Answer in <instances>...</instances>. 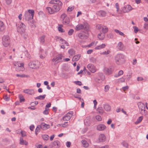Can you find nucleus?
Masks as SVG:
<instances>
[{"mask_svg":"<svg viewBox=\"0 0 148 148\" xmlns=\"http://www.w3.org/2000/svg\"><path fill=\"white\" fill-rule=\"evenodd\" d=\"M99 141L100 142H103L106 139V136L103 134H100L99 136Z\"/></svg>","mask_w":148,"mask_h":148,"instance_id":"nucleus-13","label":"nucleus"},{"mask_svg":"<svg viewBox=\"0 0 148 148\" xmlns=\"http://www.w3.org/2000/svg\"><path fill=\"white\" fill-rule=\"evenodd\" d=\"M4 99L6 101H8L9 100H10V98L9 97H7V95H5L4 97Z\"/></svg>","mask_w":148,"mask_h":148,"instance_id":"nucleus-56","label":"nucleus"},{"mask_svg":"<svg viewBox=\"0 0 148 148\" xmlns=\"http://www.w3.org/2000/svg\"><path fill=\"white\" fill-rule=\"evenodd\" d=\"M97 14L100 17H104L106 15V13L104 11L100 10L97 12Z\"/></svg>","mask_w":148,"mask_h":148,"instance_id":"nucleus-17","label":"nucleus"},{"mask_svg":"<svg viewBox=\"0 0 148 148\" xmlns=\"http://www.w3.org/2000/svg\"><path fill=\"white\" fill-rule=\"evenodd\" d=\"M28 13H29L30 14H31V15L32 16V19H33V17L34 14V11L32 10H28Z\"/></svg>","mask_w":148,"mask_h":148,"instance_id":"nucleus-34","label":"nucleus"},{"mask_svg":"<svg viewBox=\"0 0 148 148\" xmlns=\"http://www.w3.org/2000/svg\"><path fill=\"white\" fill-rule=\"evenodd\" d=\"M14 65L16 66H18V67L19 68V70L21 71H23L25 69V68L23 67L24 64L23 63H20L17 62H15L14 64Z\"/></svg>","mask_w":148,"mask_h":148,"instance_id":"nucleus-11","label":"nucleus"},{"mask_svg":"<svg viewBox=\"0 0 148 148\" xmlns=\"http://www.w3.org/2000/svg\"><path fill=\"white\" fill-rule=\"evenodd\" d=\"M96 28L98 30L100 29L101 28V24H98L96 26Z\"/></svg>","mask_w":148,"mask_h":148,"instance_id":"nucleus-62","label":"nucleus"},{"mask_svg":"<svg viewBox=\"0 0 148 148\" xmlns=\"http://www.w3.org/2000/svg\"><path fill=\"white\" fill-rule=\"evenodd\" d=\"M108 29L107 27L106 26H104L102 27V32L104 34H105L108 32Z\"/></svg>","mask_w":148,"mask_h":148,"instance_id":"nucleus-30","label":"nucleus"},{"mask_svg":"<svg viewBox=\"0 0 148 148\" xmlns=\"http://www.w3.org/2000/svg\"><path fill=\"white\" fill-rule=\"evenodd\" d=\"M106 128V126L102 124H100L98 125L97 127V130L99 131H103Z\"/></svg>","mask_w":148,"mask_h":148,"instance_id":"nucleus-15","label":"nucleus"},{"mask_svg":"<svg viewBox=\"0 0 148 148\" xmlns=\"http://www.w3.org/2000/svg\"><path fill=\"white\" fill-rule=\"evenodd\" d=\"M106 45L105 44H102L100 45L97 46L95 48L96 49H101L105 47Z\"/></svg>","mask_w":148,"mask_h":148,"instance_id":"nucleus-32","label":"nucleus"},{"mask_svg":"<svg viewBox=\"0 0 148 148\" xmlns=\"http://www.w3.org/2000/svg\"><path fill=\"white\" fill-rule=\"evenodd\" d=\"M90 60L91 62H96V59L93 57L91 58L90 59Z\"/></svg>","mask_w":148,"mask_h":148,"instance_id":"nucleus-55","label":"nucleus"},{"mask_svg":"<svg viewBox=\"0 0 148 148\" xmlns=\"http://www.w3.org/2000/svg\"><path fill=\"white\" fill-rule=\"evenodd\" d=\"M42 138L45 140H47L49 139V136L47 135H43L42 136Z\"/></svg>","mask_w":148,"mask_h":148,"instance_id":"nucleus-42","label":"nucleus"},{"mask_svg":"<svg viewBox=\"0 0 148 148\" xmlns=\"http://www.w3.org/2000/svg\"><path fill=\"white\" fill-rule=\"evenodd\" d=\"M74 6H73L72 7H69L68 8L67 11H71L74 9Z\"/></svg>","mask_w":148,"mask_h":148,"instance_id":"nucleus-50","label":"nucleus"},{"mask_svg":"<svg viewBox=\"0 0 148 148\" xmlns=\"http://www.w3.org/2000/svg\"><path fill=\"white\" fill-rule=\"evenodd\" d=\"M78 37L81 39H87L89 36V34L88 32L84 33L83 32L82 33H79L78 35Z\"/></svg>","mask_w":148,"mask_h":148,"instance_id":"nucleus-7","label":"nucleus"},{"mask_svg":"<svg viewBox=\"0 0 148 148\" xmlns=\"http://www.w3.org/2000/svg\"><path fill=\"white\" fill-rule=\"evenodd\" d=\"M29 128L30 130L31 131H33L34 128V125H32L29 126Z\"/></svg>","mask_w":148,"mask_h":148,"instance_id":"nucleus-63","label":"nucleus"},{"mask_svg":"<svg viewBox=\"0 0 148 148\" xmlns=\"http://www.w3.org/2000/svg\"><path fill=\"white\" fill-rule=\"evenodd\" d=\"M123 72L122 70H120L119 71L118 74H116L114 75V77H118L122 75L123 74Z\"/></svg>","mask_w":148,"mask_h":148,"instance_id":"nucleus-38","label":"nucleus"},{"mask_svg":"<svg viewBox=\"0 0 148 148\" xmlns=\"http://www.w3.org/2000/svg\"><path fill=\"white\" fill-rule=\"evenodd\" d=\"M24 16L25 20L26 21H29L30 19L31 16L29 13L26 12L24 15Z\"/></svg>","mask_w":148,"mask_h":148,"instance_id":"nucleus-20","label":"nucleus"},{"mask_svg":"<svg viewBox=\"0 0 148 148\" xmlns=\"http://www.w3.org/2000/svg\"><path fill=\"white\" fill-rule=\"evenodd\" d=\"M63 56L62 54H60L57 55L56 58H54L52 59V60L53 62L55 61V62H57V63H55L54 64H56L58 62H61L62 61Z\"/></svg>","mask_w":148,"mask_h":148,"instance_id":"nucleus-5","label":"nucleus"},{"mask_svg":"<svg viewBox=\"0 0 148 148\" xmlns=\"http://www.w3.org/2000/svg\"><path fill=\"white\" fill-rule=\"evenodd\" d=\"M41 128V126L40 125H38L35 131L39 132H40Z\"/></svg>","mask_w":148,"mask_h":148,"instance_id":"nucleus-46","label":"nucleus"},{"mask_svg":"<svg viewBox=\"0 0 148 148\" xmlns=\"http://www.w3.org/2000/svg\"><path fill=\"white\" fill-rule=\"evenodd\" d=\"M41 127V129L43 130H46L50 128V125L49 124H47L44 123H42L40 125Z\"/></svg>","mask_w":148,"mask_h":148,"instance_id":"nucleus-14","label":"nucleus"},{"mask_svg":"<svg viewBox=\"0 0 148 148\" xmlns=\"http://www.w3.org/2000/svg\"><path fill=\"white\" fill-rule=\"evenodd\" d=\"M119 82H124L125 81V79L122 77L119 79Z\"/></svg>","mask_w":148,"mask_h":148,"instance_id":"nucleus-64","label":"nucleus"},{"mask_svg":"<svg viewBox=\"0 0 148 148\" xmlns=\"http://www.w3.org/2000/svg\"><path fill=\"white\" fill-rule=\"evenodd\" d=\"M53 9L54 10V13H55V12H56L59 11L61 7L59 6L57 4H54L53 5Z\"/></svg>","mask_w":148,"mask_h":148,"instance_id":"nucleus-16","label":"nucleus"},{"mask_svg":"<svg viewBox=\"0 0 148 148\" xmlns=\"http://www.w3.org/2000/svg\"><path fill=\"white\" fill-rule=\"evenodd\" d=\"M66 16V15L65 14H62L61 16V18L63 19V21L64 19Z\"/></svg>","mask_w":148,"mask_h":148,"instance_id":"nucleus-59","label":"nucleus"},{"mask_svg":"<svg viewBox=\"0 0 148 148\" xmlns=\"http://www.w3.org/2000/svg\"><path fill=\"white\" fill-rule=\"evenodd\" d=\"M25 25L21 23L17 27V31L21 34L24 33L25 31Z\"/></svg>","mask_w":148,"mask_h":148,"instance_id":"nucleus-4","label":"nucleus"},{"mask_svg":"<svg viewBox=\"0 0 148 148\" xmlns=\"http://www.w3.org/2000/svg\"><path fill=\"white\" fill-rule=\"evenodd\" d=\"M116 63L118 65H121L125 62L124 56L122 54H118L115 57Z\"/></svg>","mask_w":148,"mask_h":148,"instance_id":"nucleus-1","label":"nucleus"},{"mask_svg":"<svg viewBox=\"0 0 148 148\" xmlns=\"http://www.w3.org/2000/svg\"><path fill=\"white\" fill-rule=\"evenodd\" d=\"M114 69L112 66L110 67L109 68H105L104 70V72L106 74H111L113 71Z\"/></svg>","mask_w":148,"mask_h":148,"instance_id":"nucleus-10","label":"nucleus"},{"mask_svg":"<svg viewBox=\"0 0 148 148\" xmlns=\"http://www.w3.org/2000/svg\"><path fill=\"white\" fill-rule=\"evenodd\" d=\"M88 69L92 72L94 73L95 72V67L92 64H89L87 66Z\"/></svg>","mask_w":148,"mask_h":148,"instance_id":"nucleus-12","label":"nucleus"},{"mask_svg":"<svg viewBox=\"0 0 148 148\" xmlns=\"http://www.w3.org/2000/svg\"><path fill=\"white\" fill-rule=\"evenodd\" d=\"M138 106L140 109L141 110L143 109H145V106L144 104L141 102H139L138 103Z\"/></svg>","mask_w":148,"mask_h":148,"instance_id":"nucleus-22","label":"nucleus"},{"mask_svg":"<svg viewBox=\"0 0 148 148\" xmlns=\"http://www.w3.org/2000/svg\"><path fill=\"white\" fill-rule=\"evenodd\" d=\"M49 110V109L46 108H45V110L43 112V113L45 114H48L49 113L48 111Z\"/></svg>","mask_w":148,"mask_h":148,"instance_id":"nucleus-52","label":"nucleus"},{"mask_svg":"<svg viewBox=\"0 0 148 148\" xmlns=\"http://www.w3.org/2000/svg\"><path fill=\"white\" fill-rule=\"evenodd\" d=\"M81 56V55L80 54L76 55L73 56V60L74 61H77L79 59Z\"/></svg>","mask_w":148,"mask_h":148,"instance_id":"nucleus-24","label":"nucleus"},{"mask_svg":"<svg viewBox=\"0 0 148 148\" xmlns=\"http://www.w3.org/2000/svg\"><path fill=\"white\" fill-rule=\"evenodd\" d=\"M84 29L88 32L89 30V26L87 23H83Z\"/></svg>","mask_w":148,"mask_h":148,"instance_id":"nucleus-19","label":"nucleus"},{"mask_svg":"<svg viewBox=\"0 0 148 148\" xmlns=\"http://www.w3.org/2000/svg\"><path fill=\"white\" fill-rule=\"evenodd\" d=\"M74 30L73 29H71L69 30L68 32V34L69 35H71L73 33Z\"/></svg>","mask_w":148,"mask_h":148,"instance_id":"nucleus-47","label":"nucleus"},{"mask_svg":"<svg viewBox=\"0 0 148 148\" xmlns=\"http://www.w3.org/2000/svg\"><path fill=\"white\" fill-rule=\"evenodd\" d=\"M84 28V25L83 24H79L77 25L75 29L76 30H79L81 29H83Z\"/></svg>","mask_w":148,"mask_h":148,"instance_id":"nucleus-23","label":"nucleus"},{"mask_svg":"<svg viewBox=\"0 0 148 148\" xmlns=\"http://www.w3.org/2000/svg\"><path fill=\"white\" fill-rule=\"evenodd\" d=\"M70 22L69 19L68 18H66L64 21H63V24L65 25L68 24Z\"/></svg>","mask_w":148,"mask_h":148,"instance_id":"nucleus-35","label":"nucleus"},{"mask_svg":"<svg viewBox=\"0 0 148 148\" xmlns=\"http://www.w3.org/2000/svg\"><path fill=\"white\" fill-rule=\"evenodd\" d=\"M109 88H110V87L108 85H107L104 88V89H105V91L107 92V91H108L109 90Z\"/></svg>","mask_w":148,"mask_h":148,"instance_id":"nucleus-54","label":"nucleus"},{"mask_svg":"<svg viewBox=\"0 0 148 148\" xmlns=\"http://www.w3.org/2000/svg\"><path fill=\"white\" fill-rule=\"evenodd\" d=\"M122 145L123 146L125 147H127L128 146V144L125 141H123L122 143Z\"/></svg>","mask_w":148,"mask_h":148,"instance_id":"nucleus-49","label":"nucleus"},{"mask_svg":"<svg viewBox=\"0 0 148 148\" xmlns=\"http://www.w3.org/2000/svg\"><path fill=\"white\" fill-rule=\"evenodd\" d=\"M68 53L71 55L73 56L75 54V51L73 49H71L69 50Z\"/></svg>","mask_w":148,"mask_h":148,"instance_id":"nucleus-39","label":"nucleus"},{"mask_svg":"<svg viewBox=\"0 0 148 148\" xmlns=\"http://www.w3.org/2000/svg\"><path fill=\"white\" fill-rule=\"evenodd\" d=\"M104 108L106 111H109L111 109L110 106L108 104H105L104 105Z\"/></svg>","mask_w":148,"mask_h":148,"instance_id":"nucleus-27","label":"nucleus"},{"mask_svg":"<svg viewBox=\"0 0 148 148\" xmlns=\"http://www.w3.org/2000/svg\"><path fill=\"white\" fill-rule=\"evenodd\" d=\"M101 34H98V37L99 39L100 40H103L105 37V35H103L101 36Z\"/></svg>","mask_w":148,"mask_h":148,"instance_id":"nucleus-43","label":"nucleus"},{"mask_svg":"<svg viewBox=\"0 0 148 148\" xmlns=\"http://www.w3.org/2000/svg\"><path fill=\"white\" fill-rule=\"evenodd\" d=\"M110 51L109 50H108L107 51H105L104 52L102 53H101V54H103V55H106L109 53V52H110Z\"/></svg>","mask_w":148,"mask_h":148,"instance_id":"nucleus-61","label":"nucleus"},{"mask_svg":"<svg viewBox=\"0 0 148 148\" xmlns=\"http://www.w3.org/2000/svg\"><path fill=\"white\" fill-rule=\"evenodd\" d=\"M60 142L58 140L54 141L50 145L49 148H59L60 147Z\"/></svg>","mask_w":148,"mask_h":148,"instance_id":"nucleus-6","label":"nucleus"},{"mask_svg":"<svg viewBox=\"0 0 148 148\" xmlns=\"http://www.w3.org/2000/svg\"><path fill=\"white\" fill-rule=\"evenodd\" d=\"M97 111L100 114H102L103 113L104 110L101 107H99L97 109Z\"/></svg>","mask_w":148,"mask_h":148,"instance_id":"nucleus-41","label":"nucleus"},{"mask_svg":"<svg viewBox=\"0 0 148 148\" xmlns=\"http://www.w3.org/2000/svg\"><path fill=\"white\" fill-rule=\"evenodd\" d=\"M7 4L8 5L10 4L12 2V0H5Z\"/></svg>","mask_w":148,"mask_h":148,"instance_id":"nucleus-60","label":"nucleus"},{"mask_svg":"<svg viewBox=\"0 0 148 148\" xmlns=\"http://www.w3.org/2000/svg\"><path fill=\"white\" fill-rule=\"evenodd\" d=\"M23 92L25 93L28 94L30 95H33L34 94V90L33 89H26L24 90Z\"/></svg>","mask_w":148,"mask_h":148,"instance_id":"nucleus-18","label":"nucleus"},{"mask_svg":"<svg viewBox=\"0 0 148 148\" xmlns=\"http://www.w3.org/2000/svg\"><path fill=\"white\" fill-rule=\"evenodd\" d=\"M73 112L70 111L66 114L65 116L63 117V119L64 120H69L73 116Z\"/></svg>","mask_w":148,"mask_h":148,"instance_id":"nucleus-8","label":"nucleus"},{"mask_svg":"<svg viewBox=\"0 0 148 148\" xmlns=\"http://www.w3.org/2000/svg\"><path fill=\"white\" fill-rule=\"evenodd\" d=\"M4 30V25L2 21H0V30L3 31Z\"/></svg>","mask_w":148,"mask_h":148,"instance_id":"nucleus-29","label":"nucleus"},{"mask_svg":"<svg viewBox=\"0 0 148 148\" xmlns=\"http://www.w3.org/2000/svg\"><path fill=\"white\" fill-rule=\"evenodd\" d=\"M47 9L48 11V12L50 14H53L54 13V11L51 7H47Z\"/></svg>","mask_w":148,"mask_h":148,"instance_id":"nucleus-31","label":"nucleus"},{"mask_svg":"<svg viewBox=\"0 0 148 148\" xmlns=\"http://www.w3.org/2000/svg\"><path fill=\"white\" fill-rule=\"evenodd\" d=\"M117 47L119 49L121 50H123V46L122 43L121 42H119L118 44Z\"/></svg>","mask_w":148,"mask_h":148,"instance_id":"nucleus-25","label":"nucleus"},{"mask_svg":"<svg viewBox=\"0 0 148 148\" xmlns=\"http://www.w3.org/2000/svg\"><path fill=\"white\" fill-rule=\"evenodd\" d=\"M2 40L3 44L4 46L7 47L9 45L10 40L9 36H3Z\"/></svg>","mask_w":148,"mask_h":148,"instance_id":"nucleus-3","label":"nucleus"},{"mask_svg":"<svg viewBox=\"0 0 148 148\" xmlns=\"http://www.w3.org/2000/svg\"><path fill=\"white\" fill-rule=\"evenodd\" d=\"M133 28L134 29V32L136 33H137L139 30L138 28L136 26H133Z\"/></svg>","mask_w":148,"mask_h":148,"instance_id":"nucleus-51","label":"nucleus"},{"mask_svg":"<svg viewBox=\"0 0 148 148\" xmlns=\"http://www.w3.org/2000/svg\"><path fill=\"white\" fill-rule=\"evenodd\" d=\"M81 142L84 147H87L88 146V143L87 142L86 140H82Z\"/></svg>","mask_w":148,"mask_h":148,"instance_id":"nucleus-26","label":"nucleus"},{"mask_svg":"<svg viewBox=\"0 0 148 148\" xmlns=\"http://www.w3.org/2000/svg\"><path fill=\"white\" fill-rule=\"evenodd\" d=\"M56 2L55 3V4H57L58 5L62 7V3L60 0H56Z\"/></svg>","mask_w":148,"mask_h":148,"instance_id":"nucleus-37","label":"nucleus"},{"mask_svg":"<svg viewBox=\"0 0 148 148\" xmlns=\"http://www.w3.org/2000/svg\"><path fill=\"white\" fill-rule=\"evenodd\" d=\"M16 76L17 77H27L28 75H26L24 74H22V75H20L18 74H17L16 75Z\"/></svg>","mask_w":148,"mask_h":148,"instance_id":"nucleus-48","label":"nucleus"},{"mask_svg":"<svg viewBox=\"0 0 148 148\" xmlns=\"http://www.w3.org/2000/svg\"><path fill=\"white\" fill-rule=\"evenodd\" d=\"M95 118L97 120H101L102 119L101 117L99 115L96 116Z\"/></svg>","mask_w":148,"mask_h":148,"instance_id":"nucleus-58","label":"nucleus"},{"mask_svg":"<svg viewBox=\"0 0 148 148\" xmlns=\"http://www.w3.org/2000/svg\"><path fill=\"white\" fill-rule=\"evenodd\" d=\"M46 96V95H40L39 96L35 97V99H36L43 100L45 98Z\"/></svg>","mask_w":148,"mask_h":148,"instance_id":"nucleus-28","label":"nucleus"},{"mask_svg":"<svg viewBox=\"0 0 148 148\" xmlns=\"http://www.w3.org/2000/svg\"><path fill=\"white\" fill-rule=\"evenodd\" d=\"M84 124L86 126H89L91 123V121H84Z\"/></svg>","mask_w":148,"mask_h":148,"instance_id":"nucleus-44","label":"nucleus"},{"mask_svg":"<svg viewBox=\"0 0 148 148\" xmlns=\"http://www.w3.org/2000/svg\"><path fill=\"white\" fill-rule=\"evenodd\" d=\"M45 36H43L39 38L40 41V43L43 44L45 42Z\"/></svg>","mask_w":148,"mask_h":148,"instance_id":"nucleus-33","label":"nucleus"},{"mask_svg":"<svg viewBox=\"0 0 148 148\" xmlns=\"http://www.w3.org/2000/svg\"><path fill=\"white\" fill-rule=\"evenodd\" d=\"M18 97L20 99V102H24L25 101V99L22 95H19L18 96Z\"/></svg>","mask_w":148,"mask_h":148,"instance_id":"nucleus-36","label":"nucleus"},{"mask_svg":"<svg viewBox=\"0 0 148 148\" xmlns=\"http://www.w3.org/2000/svg\"><path fill=\"white\" fill-rule=\"evenodd\" d=\"M132 8L130 5H127L122 8V10L123 13L127 12L130 11Z\"/></svg>","mask_w":148,"mask_h":148,"instance_id":"nucleus-9","label":"nucleus"},{"mask_svg":"<svg viewBox=\"0 0 148 148\" xmlns=\"http://www.w3.org/2000/svg\"><path fill=\"white\" fill-rule=\"evenodd\" d=\"M28 66L30 68L33 69H38L40 67L38 61L36 60L30 62L28 64Z\"/></svg>","mask_w":148,"mask_h":148,"instance_id":"nucleus-2","label":"nucleus"},{"mask_svg":"<svg viewBox=\"0 0 148 148\" xmlns=\"http://www.w3.org/2000/svg\"><path fill=\"white\" fill-rule=\"evenodd\" d=\"M75 83L77 85L81 86L82 85V82L79 81H75Z\"/></svg>","mask_w":148,"mask_h":148,"instance_id":"nucleus-57","label":"nucleus"},{"mask_svg":"<svg viewBox=\"0 0 148 148\" xmlns=\"http://www.w3.org/2000/svg\"><path fill=\"white\" fill-rule=\"evenodd\" d=\"M68 123V122H66L62 124H59V125H62V126L63 127H66V126H67L68 125H66V123Z\"/></svg>","mask_w":148,"mask_h":148,"instance_id":"nucleus-53","label":"nucleus"},{"mask_svg":"<svg viewBox=\"0 0 148 148\" xmlns=\"http://www.w3.org/2000/svg\"><path fill=\"white\" fill-rule=\"evenodd\" d=\"M59 26L58 27V31L61 32H64V31L63 30V29L62 28V27L63 25H59Z\"/></svg>","mask_w":148,"mask_h":148,"instance_id":"nucleus-40","label":"nucleus"},{"mask_svg":"<svg viewBox=\"0 0 148 148\" xmlns=\"http://www.w3.org/2000/svg\"><path fill=\"white\" fill-rule=\"evenodd\" d=\"M141 113L143 115H146L147 114V111L145 109L141 110Z\"/></svg>","mask_w":148,"mask_h":148,"instance_id":"nucleus-45","label":"nucleus"},{"mask_svg":"<svg viewBox=\"0 0 148 148\" xmlns=\"http://www.w3.org/2000/svg\"><path fill=\"white\" fill-rule=\"evenodd\" d=\"M20 144L21 145H27L28 142L25 140H24L22 137H21L20 138Z\"/></svg>","mask_w":148,"mask_h":148,"instance_id":"nucleus-21","label":"nucleus"}]
</instances>
